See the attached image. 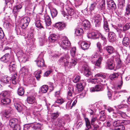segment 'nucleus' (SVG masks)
Returning <instances> with one entry per match:
<instances>
[{"label":"nucleus","mask_w":130,"mask_h":130,"mask_svg":"<svg viewBox=\"0 0 130 130\" xmlns=\"http://www.w3.org/2000/svg\"><path fill=\"white\" fill-rule=\"evenodd\" d=\"M97 47L99 50V51L100 53H102L103 52V50L102 48V45L99 42H98L97 43Z\"/></svg>","instance_id":"nucleus-64"},{"label":"nucleus","mask_w":130,"mask_h":130,"mask_svg":"<svg viewBox=\"0 0 130 130\" xmlns=\"http://www.w3.org/2000/svg\"><path fill=\"white\" fill-rule=\"evenodd\" d=\"M11 113L10 110H5L3 114L2 117L3 118L7 119L9 118L10 115Z\"/></svg>","instance_id":"nucleus-31"},{"label":"nucleus","mask_w":130,"mask_h":130,"mask_svg":"<svg viewBox=\"0 0 130 130\" xmlns=\"http://www.w3.org/2000/svg\"><path fill=\"white\" fill-rule=\"evenodd\" d=\"M130 28V23H127L125 24L123 26V31L125 32Z\"/></svg>","instance_id":"nucleus-44"},{"label":"nucleus","mask_w":130,"mask_h":130,"mask_svg":"<svg viewBox=\"0 0 130 130\" xmlns=\"http://www.w3.org/2000/svg\"><path fill=\"white\" fill-rule=\"evenodd\" d=\"M58 36L54 34H51L49 37V40L51 41L54 42L57 39Z\"/></svg>","instance_id":"nucleus-37"},{"label":"nucleus","mask_w":130,"mask_h":130,"mask_svg":"<svg viewBox=\"0 0 130 130\" xmlns=\"http://www.w3.org/2000/svg\"><path fill=\"white\" fill-rule=\"evenodd\" d=\"M35 24L36 27L39 29L43 27L41 21L39 20H36Z\"/></svg>","instance_id":"nucleus-35"},{"label":"nucleus","mask_w":130,"mask_h":130,"mask_svg":"<svg viewBox=\"0 0 130 130\" xmlns=\"http://www.w3.org/2000/svg\"><path fill=\"white\" fill-rule=\"evenodd\" d=\"M61 55V54L58 51H56L52 54L51 56L54 57H56Z\"/></svg>","instance_id":"nucleus-58"},{"label":"nucleus","mask_w":130,"mask_h":130,"mask_svg":"<svg viewBox=\"0 0 130 130\" xmlns=\"http://www.w3.org/2000/svg\"><path fill=\"white\" fill-rule=\"evenodd\" d=\"M69 55H66L64 56L61 57L59 59V61L61 63H63L66 68H71L72 66H75L77 62L75 59H72L71 62H69Z\"/></svg>","instance_id":"nucleus-3"},{"label":"nucleus","mask_w":130,"mask_h":130,"mask_svg":"<svg viewBox=\"0 0 130 130\" xmlns=\"http://www.w3.org/2000/svg\"><path fill=\"white\" fill-rule=\"evenodd\" d=\"M82 71L87 77H88L91 74V72L90 71L88 66L86 64H84L83 65Z\"/></svg>","instance_id":"nucleus-11"},{"label":"nucleus","mask_w":130,"mask_h":130,"mask_svg":"<svg viewBox=\"0 0 130 130\" xmlns=\"http://www.w3.org/2000/svg\"><path fill=\"white\" fill-rule=\"evenodd\" d=\"M11 100L9 98H4L1 100V103L3 105H7L10 103Z\"/></svg>","instance_id":"nucleus-33"},{"label":"nucleus","mask_w":130,"mask_h":130,"mask_svg":"<svg viewBox=\"0 0 130 130\" xmlns=\"http://www.w3.org/2000/svg\"><path fill=\"white\" fill-rule=\"evenodd\" d=\"M129 40L128 38L127 37H125L123 39L122 41L123 44L124 46L127 47L129 45Z\"/></svg>","instance_id":"nucleus-30"},{"label":"nucleus","mask_w":130,"mask_h":130,"mask_svg":"<svg viewBox=\"0 0 130 130\" xmlns=\"http://www.w3.org/2000/svg\"><path fill=\"white\" fill-rule=\"evenodd\" d=\"M17 66L16 65H14V66H11L9 65V69L10 72L14 71L16 69Z\"/></svg>","instance_id":"nucleus-61"},{"label":"nucleus","mask_w":130,"mask_h":130,"mask_svg":"<svg viewBox=\"0 0 130 130\" xmlns=\"http://www.w3.org/2000/svg\"><path fill=\"white\" fill-rule=\"evenodd\" d=\"M119 76L118 73H114L113 74L110 75V78L111 79H115L117 78Z\"/></svg>","instance_id":"nucleus-49"},{"label":"nucleus","mask_w":130,"mask_h":130,"mask_svg":"<svg viewBox=\"0 0 130 130\" xmlns=\"http://www.w3.org/2000/svg\"><path fill=\"white\" fill-rule=\"evenodd\" d=\"M68 2L65 6L68 14H67L64 11H61V13L64 17H66L67 20H71L73 18H77L78 15L76 14V11L71 2Z\"/></svg>","instance_id":"nucleus-1"},{"label":"nucleus","mask_w":130,"mask_h":130,"mask_svg":"<svg viewBox=\"0 0 130 130\" xmlns=\"http://www.w3.org/2000/svg\"><path fill=\"white\" fill-rule=\"evenodd\" d=\"M28 72V69L25 67H22L19 72L20 75L22 76H26Z\"/></svg>","instance_id":"nucleus-21"},{"label":"nucleus","mask_w":130,"mask_h":130,"mask_svg":"<svg viewBox=\"0 0 130 130\" xmlns=\"http://www.w3.org/2000/svg\"><path fill=\"white\" fill-rule=\"evenodd\" d=\"M27 102L29 104H32L35 101V99L34 97L32 96L28 97L27 98Z\"/></svg>","instance_id":"nucleus-41"},{"label":"nucleus","mask_w":130,"mask_h":130,"mask_svg":"<svg viewBox=\"0 0 130 130\" xmlns=\"http://www.w3.org/2000/svg\"><path fill=\"white\" fill-rule=\"evenodd\" d=\"M59 113L58 111L56 113H53L51 114V117L52 119H54L56 118L59 116Z\"/></svg>","instance_id":"nucleus-52"},{"label":"nucleus","mask_w":130,"mask_h":130,"mask_svg":"<svg viewBox=\"0 0 130 130\" xmlns=\"http://www.w3.org/2000/svg\"><path fill=\"white\" fill-rule=\"evenodd\" d=\"M22 7V6L21 4L17 5L14 7L13 10V13H17L19 11Z\"/></svg>","instance_id":"nucleus-34"},{"label":"nucleus","mask_w":130,"mask_h":130,"mask_svg":"<svg viewBox=\"0 0 130 130\" xmlns=\"http://www.w3.org/2000/svg\"><path fill=\"white\" fill-rule=\"evenodd\" d=\"M103 90V87L99 85H96L95 87H91L90 88V90L91 92L102 91Z\"/></svg>","instance_id":"nucleus-14"},{"label":"nucleus","mask_w":130,"mask_h":130,"mask_svg":"<svg viewBox=\"0 0 130 130\" xmlns=\"http://www.w3.org/2000/svg\"><path fill=\"white\" fill-rule=\"evenodd\" d=\"M101 21L94 20V23L95 27L97 28L100 26Z\"/></svg>","instance_id":"nucleus-62"},{"label":"nucleus","mask_w":130,"mask_h":130,"mask_svg":"<svg viewBox=\"0 0 130 130\" xmlns=\"http://www.w3.org/2000/svg\"><path fill=\"white\" fill-rule=\"evenodd\" d=\"M42 19L44 20L46 26H49L51 24L52 22L51 19L49 16L47 14H45L43 15Z\"/></svg>","instance_id":"nucleus-12"},{"label":"nucleus","mask_w":130,"mask_h":130,"mask_svg":"<svg viewBox=\"0 0 130 130\" xmlns=\"http://www.w3.org/2000/svg\"><path fill=\"white\" fill-rule=\"evenodd\" d=\"M48 89V86L47 85H45L42 86L41 90L42 93H45L47 91Z\"/></svg>","instance_id":"nucleus-43"},{"label":"nucleus","mask_w":130,"mask_h":130,"mask_svg":"<svg viewBox=\"0 0 130 130\" xmlns=\"http://www.w3.org/2000/svg\"><path fill=\"white\" fill-rule=\"evenodd\" d=\"M76 48L75 47H72L70 50V53L71 56L73 57H74L76 56Z\"/></svg>","instance_id":"nucleus-36"},{"label":"nucleus","mask_w":130,"mask_h":130,"mask_svg":"<svg viewBox=\"0 0 130 130\" xmlns=\"http://www.w3.org/2000/svg\"><path fill=\"white\" fill-rule=\"evenodd\" d=\"M24 91L23 88L22 87H20L18 89V94L20 96H22L24 94Z\"/></svg>","instance_id":"nucleus-46"},{"label":"nucleus","mask_w":130,"mask_h":130,"mask_svg":"<svg viewBox=\"0 0 130 130\" xmlns=\"http://www.w3.org/2000/svg\"><path fill=\"white\" fill-rule=\"evenodd\" d=\"M30 22V18L28 17L23 18L20 22V25L22 29H25L28 26Z\"/></svg>","instance_id":"nucleus-6"},{"label":"nucleus","mask_w":130,"mask_h":130,"mask_svg":"<svg viewBox=\"0 0 130 130\" xmlns=\"http://www.w3.org/2000/svg\"><path fill=\"white\" fill-rule=\"evenodd\" d=\"M88 81L89 83L95 84L96 82L98 84L104 85L106 81V76L105 75L101 73H98L94 76V79H89Z\"/></svg>","instance_id":"nucleus-2"},{"label":"nucleus","mask_w":130,"mask_h":130,"mask_svg":"<svg viewBox=\"0 0 130 130\" xmlns=\"http://www.w3.org/2000/svg\"><path fill=\"white\" fill-rule=\"evenodd\" d=\"M100 36V34L98 31L96 30H94L87 34V36L89 38L97 39L99 38Z\"/></svg>","instance_id":"nucleus-10"},{"label":"nucleus","mask_w":130,"mask_h":130,"mask_svg":"<svg viewBox=\"0 0 130 130\" xmlns=\"http://www.w3.org/2000/svg\"><path fill=\"white\" fill-rule=\"evenodd\" d=\"M60 77L59 78V80L62 83H64L65 82L66 80V76L63 75L62 73H61L60 74Z\"/></svg>","instance_id":"nucleus-42"},{"label":"nucleus","mask_w":130,"mask_h":130,"mask_svg":"<svg viewBox=\"0 0 130 130\" xmlns=\"http://www.w3.org/2000/svg\"><path fill=\"white\" fill-rule=\"evenodd\" d=\"M41 71L40 70H39L38 71H36L34 73L35 77L38 80L40 78V74H41Z\"/></svg>","instance_id":"nucleus-53"},{"label":"nucleus","mask_w":130,"mask_h":130,"mask_svg":"<svg viewBox=\"0 0 130 130\" xmlns=\"http://www.w3.org/2000/svg\"><path fill=\"white\" fill-rule=\"evenodd\" d=\"M29 6L30 7L31 9H32L33 10H35L36 7L37 6V5L36 3H34L33 2H31L29 3Z\"/></svg>","instance_id":"nucleus-59"},{"label":"nucleus","mask_w":130,"mask_h":130,"mask_svg":"<svg viewBox=\"0 0 130 130\" xmlns=\"http://www.w3.org/2000/svg\"><path fill=\"white\" fill-rule=\"evenodd\" d=\"M14 105L16 109L19 112L23 111L24 108H25V106L21 105L19 104H15Z\"/></svg>","instance_id":"nucleus-28"},{"label":"nucleus","mask_w":130,"mask_h":130,"mask_svg":"<svg viewBox=\"0 0 130 130\" xmlns=\"http://www.w3.org/2000/svg\"><path fill=\"white\" fill-rule=\"evenodd\" d=\"M103 59V58L101 56L100 57L98 60H97L95 63H94L96 66H99L101 63V61Z\"/></svg>","instance_id":"nucleus-48"},{"label":"nucleus","mask_w":130,"mask_h":130,"mask_svg":"<svg viewBox=\"0 0 130 130\" xmlns=\"http://www.w3.org/2000/svg\"><path fill=\"white\" fill-rule=\"evenodd\" d=\"M10 92L9 91H3L1 94V96L5 97L9 96L10 95Z\"/></svg>","instance_id":"nucleus-55"},{"label":"nucleus","mask_w":130,"mask_h":130,"mask_svg":"<svg viewBox=\"0 0 130 130\" xmlns=\"http://www.w3.org/2000/svg\"><path fill=\"white\" fill-rule=\"evenodd\" d=\"M85 120L86 122V126L87 128V129H89L91 128V126L89 120L87 118H85Z\"/></svg>","instance_id":"nucleus-47"},{"label":"nucleus","mask_w":130,"mask_h":130,"mask_svg":"<svg viewBox=\"0 0 130 130\" xmlns=\"http://www.w3.org/2000/svg\"><path fill=\"white\" fill-rule=\"evenodd\" d=\"M66 26L64 23L59 22L56 23L54 26V27L60 30H63Z\"/></svg>","instance_id":"nucleus-16"},{"label":"nucleus","mask_w":130,"mask_h":130,"mask_svg":"<svg viewBox=\"0 0 130 130\" xmlns=\"http://www.w3.org/2000/svg\"><path fill=\"white\" fill-rule=\"evenodd\" d=\"M98 3V1H94L93 3L91 4L89 8L90 11H92L94 10L95 8V6Z\"/></svg>","instance_id":"nucleus-40"},{"label":"nucleus","mask_w":130,"mask_h":130,"mask_svg":"<svg viewBox=\"0 0 130 130\" xmlns=\"http://www.w3.org/2000/svg\"><path fill=\"white\" fill-rule=\"evenodd\" d=\"M46 39L44 38H39V41L40 45L41 46L43 45Z\"/></svg>","instance_id":"nucleus-63"},{"label":"nucleus","mask_w":130,"mask_h":130,"mask_svg":"<svg viewBox=\"0 0 130 130\" xmlns=\"http://www.w3.org/2000/svg\"><path fill=\"white\" fill-rule=\"evenodd\" d=\"M108 38L110 41L115 40L116 39L115 34L112 32H109L108 33Z\"/></svg>","instance_id":"nucleus-27"},{"label":"nucleus","mask_w":130,"mask_h":130,"mask_svg":"<svg viewBox=\"0 0 130 130\" xmlns=\"http://www.w3.org/2000/svg\"><path fill=\"white\" fill-rule=\"evenodd\" d=\"M104 49L106 50L109 55H111L114 53L115 51L114 48L112 46L108 45L105 46Z\"/></svg>","instance_id":"nucleus-15"},{"label":"nucleus","mask_w":130,"mask_h":130,"mask_svg":"<svg viewBox=\"0 0 130 130\" xmlns=\"http://www.w3.org/2000/svg\"><path fill=\"white\" fill-rule=\"evenodd\" d=\"M50 11L52 18L56 17L57 15L58 12L57 10L53 8H50Z\"/></svg>","instance_id":"nucleus-32"},{"label":"nucleus","mask_w":130,"mask_h":130,"mask_svg":"<svg viewBox=\"0 0 130 130\" xmlns=\"http://www.w3.org/2000/svg\"><path fill=\"white\" fill-rule=\"evenodd\" d=\"M63 39L60 46L64 49H67L70 45L71 43L66 36L63 37Z\"/></svg>","instance_id":"nucleus-7"},{"label":"nucleus","mask_w":130,"mask_h":130,"mask_svg":"<svg viewBox=\"0 0 130 130\" xmlns=\"http://www.w3.org/2000/svg\"><path fill=\"white\" fill-rule=\"evenodd\" d=\"M107 4L108 7L111 9H115L116 5L114 2L112 0H107Z\"/></svg>","instance_id":"nucleus-24"},{"label":"nucleus","mask_w":130,"mask_h":130,"mask_svg":"<svg viewBox=\"0 0 130 130\" xmlns=\"http://www.w3.org/2000/svg\"><path fill=\"white\" fill-rule=\"evenodd\" d=\"M121 124V122L119 120L115 121L113 122V125L114 127L113 129L116 127H117L120 125V124Z\"/></svg>","instance_id":"nucleus-56"},{"label":"nucleus","mask_w":130,"mask_h":130,"mask_svg":"<svg viewBox=\"0 0 130 130\" xmlns=\"http://www.w3.org/2000/svg\"><path fill=\"white\" fill-rule=\"evenodd\" d=\"M35 125H34L31 123L25 124L24 126L23 130H28L30 127L32 128V127L35 126Z\"/></svg>","instance_id":"nucleus-39"},{"label":"nucleus","mask_w":130,"mask_h":130,"mask_svg":"<svg viewBox=\"0 0 130 130\" xmlns=\"http://www.w3.org/2000/svg\"><path fill=\"white\" fill-rule=\"evenodd\" d=\"M75 4L76 7H77L81 5L83 3L82 0H75Z\"/></svg>","instance_id":"nucleus-51"},{"label":"nucleus","mask_w":130,"mask_h":130,"mask_svg":"<svg viewBox=\"0 0 130 130\" xmlns=\"http://www.w3.org/2000/svg\"><path fill=\"white\" fill-rule=\"evenodd\" d=\"M27 40L28 44L30 45V47L31 48L35 47V45L34 42L35 40V39L34 37V34L33 33H30L27 35Z\"/></svg>","instance_id":"nucleus-5"},{"label":"nucleus","mask_w":130,"mask_h":130,"mask_svg":"<svg viewBox=\"0 0 130 130\" xmlns=\"http://www.w3.org/2000/svg\"><path fill=\"white\" fill-rule=\"evenodd\" d=\"M124 126L122 124H120V125L118 127L113 129L116 130H124L125 129Z\"/></svg>","instance_id":"nucleus-57"},{"label":"nucleus","mask_w":130,"mask_h":130,"mask_svg":"<svg viewBox=\"0 0 130 130\" xmlns=\"http://www.w3.org/2000/svg\"><path fill=\"white\" fill-rule=\"evenodd\" d=\"M67 98L68 99L70 100L68 101L66 105V108L67 109H71L73 107L72 105H71V103L72 101L71 99L73 96L74 93L73 88L72 87H69L68 88Z\"/></svg>","instance_id":"nucleus-4"},{"label":"nucleus","mask_w":130,"mask_h":130,"mask_svg":"<svg viewBox=\"0 0 130 130\" xmlns=\"http://www.w3.org/2000/svg\"><path fill=\"white\" fill-rule=\"evenodd\" d=\"M83 31V29L81 28H78L76 29L75 32L76 36H80L82 34Z\"/></svg>","instance_id":"nucleus-45"},{"label":"nucleus","mask_w":130,"mask_h":130,"mask_svg":"<svg viewBox=\"0 0 130 130\" xmlns=\"http://www.w3.org/2000/svg\"><path fill=\"white\" fill-rule=\"evenodd\" d=\"M53 124L55 126H61L62 127V130L64 129L62 126L64 124V122L63 120L61 119H59L58 120L55 121L53 122Z\"/></svg>","instance_id":"nucleus-17"},{"label":"nucleus","mask_w":130,"mask_h":130,"mask_svg":"<svg viewBox=\"0 0 130 130\" xmlns=\"http://www.w3.org/2000/svg\"><path fill=\"white\" fill-rule=\"evenodd\" d=\"M17 75L15 74H14L12 77V83L13 84H15L18 82V79L17 78Z\"/></svg>","instance_id":"nucleus-38"},{"label":"nucleus","mask_w":130,"mask_h":130,"mask_svg":"<svg viewBox=\"0 0 130 130\" xmlns=\"http://www.w3.org/2000/svg\"><path fill=\"white\" fill-rule=\"evenodd\" d=\"M107 65L108 68L110 70L114 69L115 64L113 61L112 60H108L107 63Z\"/></svg>","instance_id":"nucleus-23"},{"label":"nucleus","mask_w":130,"mask_h":130,"mask_svg":"<svg viewBox=\"0 0 130 130\" xmlns=\"http://www.w3.org/2000/svg\"><path fill=\"white\" fill-rule=\"evenodd\" d=\"M98 56L99 54L96 52L93 53L91 57L90 60L92 63L94 64L95 63Z\"/></svg>","instance_id":"nucleus-18"},{"label":"nucleus","mask_w":130,"mask_h":130,"mask_svg":"<svg viewBox=\"0 0 130 130\" xmlns=\"http://www.w3.org/2000/svg\"><path fill=\"white\" fill-rule=\"evenodd\" d=\"M43 54L41 53L39 56L37 60V64L38 66L43 67L45 66L44 61L43 59Z\"/></svg>","instance_id":"nucleus-9"},{"label":"nucleus","mask_w":130,"mask_h":130,"mask_svg":"<svg viewBox=\"0 0 130 130\" xmlns=\"http://www.w3.org/2000/svg\"><path fill=\"white\" fill-rule=\"evenodd\" d=\"M10 56L9 54H6L2 57L0 59L1 61L6 62L9 61L10 59Z\"/></svg>","instance_id":"nucleus-22"},{"label":"nucleus","mask_w":130,"mask_h":130,"mask_svg":"<svg viewBox=\"0 0 130 130\" xmlns=\"http://www.w3.org/2000/svg\"><path fill=\"white\" fill-rule=\"evenodd\" d=\"M130 13V4H128L126 8L125 15H128Z\"/></svg>","instance_id":"nucleus-60"},{"label":"nucleus","mask_w":130,"mask_h":130,"mask_svg":"<svg viewBox=\"0 0 130 130\" xmlns=\"http://www.w3.org/2000/svg\"><path fill=\"white\" fill-rule=\"evenodd\" d=\"M82 25L84 29L87 30L89 28L90 24L88 20H85L82 22Z\"/></svg>","instance_id":"nucleus-19"},{"label":"nucleus","mask_w":130,"mask_h":130,"mask_svg":"<svg viewBox=\"0 0 130 130\" xmlns=\"http://www.w3.org/2000/svg\"><path fill=\"white\" fill-rule=\"evenodd\" d=\"M17 56L20 61L25 62L27 61L28 56L22 52H19L18 53Z\"/></svg>","instance_id":"nucleus-8"},{"label":"nucleus","mask_w":130,"mask_h":130,"mask_svg":"<svg viewBox=\"0 0 130 130\" xmlns=\"http://www.w3.org/2000/svg\"><path fill=\"white\" fill-rule=\"evenodd\" d=\"M77 87L79 91H82L83 89V87L81 82L77 84Z\"/></svg>","instance_id":"nucleus-54"},{"label":"nucleus","mask_w":130,"mask_h":130,"mask_svg":"<svg viewBox=\"0 0 130 130\" xmlns=\"http://www.w3.org/2000/svg\"><path fill=\"white\" fill-rule=\"evenodd\" d=\"M18 123V120L17 119L13 118L10 120L9 125L11 127H13L17 124Z\"/></svg>","instance_id":"nucleus-26"},{"label":"nucleus","mask_w":130,"mask_h":130,"mask_svg":"<svg viewBox=\"0 0 130 130\" xmlns=\"http://www.w3.org/2000/svg\"><path fill=\"white\" fill-rule=\"evenodd\" d=\"M11 78L7 76H3L0 79L1 81L4 84H8L10 82Z\"/></svg>","instance_id":"nucleus-20"},{"label":"nucleus","mask_w":130,"mask_h":130,"mask_svg":"<svg viewBox=\"0 0 130 130\" xmlns=\"http://www.w3.org/2000/svg\"><path fill=\"white\" fill-rule=\"evenodd\" d=\"M98 4L99 5L97 6V8L98 9L99 11H103L105 9V0H102L99 3L98 1Z\"/></svg>","instance_id":"nucleus-13"},{"label":"nucleus","mask_w":130,"mask_h":130,"mask_svg":"<svg viewBox=\"0 0 130 130\" xmlns=\"http://www.w3.org/2000/svg\"><path fill=\"white\" fill-rule=\"evenodd\" d=\"M103 27L105 31L107 32L109 31V26L107 22V20L105 18L103 17Z\"/></svg>","instance_id":"nucleus-25"},{"label":"nucleus","mask_w":130,"mask_h":130,"mask_svg":"<svg viewBox=\"0 0 130 130\" xmlns=\"http://www.w3.org/2000/svg\"><path fill=\"white\" fill-rule=\"evenodd\" d=\"M82 48L84 50L88 49L89 47V44L85 41H82L80 44Z\"/></svg>","instance_id":"nucleus-29"},{"label":"nucleus","mask_w":130,"mask_h":130,"mask_svg":"<svg viewBox=\"0 0 130 130\" xmlns=\"http://www.w3.org/2000/svg\"><path fill=\"white\" fill-rule=\"evenodd\" d=\"M13 2V0L10 1L5 3L6 5L5 6L6 7L11 8L12 6V4Z\"/></svg>","instance_id":"nucleus-50"}]
</instances>
